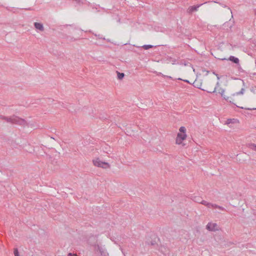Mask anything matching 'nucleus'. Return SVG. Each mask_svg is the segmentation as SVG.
<instances>
[{
	"mask_svg": "<svg viewBox=\"0 0 256 256\" xmlns=\"http://www.w3.org/2000/svg\"><path fill=\"white\" fill-rule=\"evenodd\" d=\"M193 84L195 87L200 88L203 90H206L208 92H218L225 100L236 106V102L240 100L239 96L242 95L244 92V89L242 88L238 92H230L228 94H225L224 90L218 87H215L213 91L208 90L202 88V84L200 82V80L198 79H196Z\"/></svg>",
	"mask_w": 256,
	"mask_h": 256,
	"instance_id": "nucleus-1",
	"label": "nucleus"
},
{
	"mask_svg": "<svg viewBox=\"0 0 256 256\" xmlns=\"http://www.w3.org/2000/svg\"><path fill=\"white\" fill-rule=\"evenodd\" d=\"M187 138L186 134V128L184 126H181L179 129V132L177 134L176 140V143L178 145L184 146L185 144L182 142V141L185 140Z\"/></svg>",
	"mask_w": 256,
	"mask_h": 256,
	"instance_id": "nucleus-2",
	"label": "nucleus"
},
{
	"mask_svg": "<svg viewBox=\"0 0 256 256\" xmlns=\"http://www.w3.org/2000/svg\"><path fill=\"white\" fill-rule=\"evenodd\" d=\"M0 119L6 120V122L12 124H18L22 126H25L26 122L22 118H20L16 116H13L10 118H6L3 116H0Z\"/></svg>",
	"mask_w": 256,
	"mask_h": 256,
	"instance_id": "nucleus-3",
	"label": "nucleus"
},
{
	"mask_svg": "<svg viewBox=\"0 0 256 256\" xmlns=\"http://www.w3.org/2000/svg\"><path fill=\"white\" fill-rule=\"evenodd\" d=\"M93 164L98 168H101L104 169L109 168L110 165L109 163L105 162L102 161L99 158H95L92 160Z\"/></svg>",
	"mask_w": 256,
	"mask_h": 256,
	"instance_id": "nucleus-4",
	"label": "nucleus"
},
{
	"mask_svg": "<svg viewBox=\"0 0 256 256\" xmlns=\"http://www.w3.org/2000/svg\"><path fill=\"white\" fill-rule=\"evenodd\" d=\"M94 249L96 251L98 252L101 256H108V254L106 252L105 248L98 244H95L94 246Z\"/></svg>",
	"mask_w": 256,
	"mask_h": 256,
	"instance_id": "nucleus-5",
	"label": "nucleus"
},
{
	"mask_svg": "<svg viewBox=\"0 0 256 256\" xmlns=\"http://www.w3.org/2000/svg\"><path fill=\"white\" fill-rule=\"evenodd\" d=\"M206 228L211 232H216L219 230V227L216 223L210 222L206 226Z\"/></svg>",
	"mask_w": 256,
	"mask_h": 256,
	"instance_id": "nucleus-6",
	"label": "nucleus"
},
{
	"mask_svg": "<svg viewBox=\"0 0 256 256\" xmlns=\"http://www.w3.org/2000/svg\"><path fill=\"white\" fill-rule=\"evenodd\" d=\"M202 4H200L197 6H191L188 8V12L189 14H192L194 12H196L198 10V8L202 6Z\"/></svg>",
	"mask_w": 256,
	"mask_h": 256,
	"instance_id": "nucleus-7",
	"label": "nucleus"
},
{
	"mask_svg": "<svg viewBox=\"0 0 256 256\" xmlns=\"http://www.w3.org/2000/svg\"><path fill=\"white\" fill-rule=\"evenodd\" d=\"M220 59L222 60H230L236 64H238L240 62L239 59L238 58H236L234 56H230L228 58V59H226L225 58H220Z\"/></svg>",
	"mask_w": 256,
	"mask_h": 256,
	"instance_id": "nucleus-8",
	"label": "nucleus"
},
{
	"mask_svg": "<svg viewBox=\"0 0 256 256\" xmlns=\"http://www.w3.org/2000/svg\"><path fill=\"white\" fill-rule=\"evenodd\" d=\"M34 26L36 29L41 32L44 30V27L42 23L36 22L34 23Z\"/></svg>",
	"mask_w": 256,
	"mask_h": 256,
	"instance_id": "nucleus-9",
	"label": "nucleus"
},
{
	"mask_svg": "<svg viewBox=\"0 0 256 256\" xmlns=\"http://www.w3.org/2000/svg\"><path fill=\"white\" fill-rule=\"evenodd\" d=\"M246 146L250 150L256 151V144H246Z\"/></svg>",
	"mask_w": 256,
	"mask_h": 256,
	"instance_id": "nucleus-10",
	"label": "nucleus"
},
{
	"mask_svg": "<svg viewBox=\"0 0 256 256\" xmlns=\"http://www.w3.org/2000/svg\"><path fill=\"white\" fill-rule=\"evenodd\" d=\"M214 208H217L221 211H226V210L222 206L214 204Z\"/></svg>",
	"mask_w": 256,
	"mask_h": 256,
	"instance_id": "nucleus-11",
	"label": "nucleus"
},
{
	"mask_svg": "<svg viewBox=\"0 0 256 256\" xmlns=\"http://www.w3.org/2000/svg\"><path fill=\"white\" fill-rule=\"evenodd\" d=\"M116 73H117L118 79L121 80L124 78V73L120 72L118 71L116 72Z\"/></svg>",
	"mask_w": 256,
	"mask_h": 256,
	"instance_id": "nucleus-12",
	"label": "nucleus"
},
{
	"mask_svg": "<svg viewBox=\"0 0 256 256\" xmlns=\"http://www.w3.org/2000/svg\"><path fill=\"white\" fill-rule=\"evenodd\" d=\"M168 60V63L171 62L172 64H174L176 62V60L174 58H170L167 59Z\"/></svg>",
	"mask_w": 256,
	"mask_h": 256,
	"instance_id": "nucleus-13",
	"label": "nucleus"
},
{
	"mask_svg": "<svg viewBox=\"0 0 256 256\" xmlns=\"http://www.w3.org/2000/svg\"><path fill=\"white\" fill-rule=\"evenodd\" d=\"M154 46L152 45H150V44H146V45H144L142 46V48L146 50H147L149 48H152Z\"/></svg>",
	"mask_w": 256,
	"mask_h": 256,
	"instance_id": "nucleus-14",
	"label": "nucleus"
},
{
	"mask_svg": "<svg viewBox=\"0 0 256 256\" xmlns=\"http://www.w3.org/2000/svg\"><path fill=\"white\" fill-rule=\"evenodd\" d=\"M201 204L207 206L208 205V202L206 201V200H202L200 202H199Z\"/></svg>",
	"mask_w": 256,
	"mask_h": 256,
	"instance_id": "nucleus-15",
	"label": "nucleus"
},
{
	"mask_svg": "<svg viewBox=\"0 0 256 256\" xmlns=\"http://www.w3.org/2000/svg\"><path fill=\"white\" fill-rule=\"evenodd\" d=\"M214 204H212V203L209 202L206 207L208 208H214Z\"/></svg>",
	"mask_w": 256,
	"mask_h": 256,
	"instance_id": "nucleus-16",
	"label": "nucleus"
},
{
	"mask_svg": "<svg viewBox=\"0 0 256 256\" xmlns=\"http://www.w3.org/2000/svg\"><path fill=\"white\" fill-rule=\"evenodd\" d=\"M14 254L15 256H19L17 248H15L14 250Z\"/></svg>",
	"mask_w": 256,
	"mask_h": 256,
	"instance_id": "nucleus-17",
	"label": "nucleus"
},
{
	"mask_svg": "<svg viewBox=\"0 0 256 256\" xmlns=\"http://www.w3.org/2000/svg\"><path fill=\"white\" fill-rule=\"evenodd\" d=\"M178 80H184V82H186L188 83H190V82L188 80H182V79L180 78H178Z\"/></svg>",
	"mask_w": 256,
	"mask_h": 256,
	"instance_id": "nucleus-18",
	"label": "nucleus"
},
{
	"mask_svg": "<svg viewBox=\"0 0 256 256\" xmlns=\"http://www.w3.org/2000/svg\"><path fill=\"white\" fill-rule=\"evenodd\" d=\"M68 256H78L76 255V254H72V253H69L68 254Z\"/></svg>",
	"mask_w": 256,
	"mask_h": 256,
	"instance_id": "nucleus-19",
	"label": "nucleus"
},
{
	"mask_svg": "<svg viewBox=\"0 0 256 256\" xmlns=\"http://www.w3.org/2000/svg\"><path fill=\"white\" fill-rule=\"evenodd\" d=\"M189 68L190 70L192 69L194 72V69L192 67L190 66H189Z\"/></svg>",
	"mask_w": 256,
	"mask_h": 256,
	"instance_id": "nucleus-20",
	"label": "nucleus"
},
{
	"mask_svg": "<svg viewBox=\"0 0 256 256\" xmlns=\"http://www.w3.org/2000/svg\"><path fill=\"white\" fill-rule=\"evenodd\" d=\"M75 0V1H76V2H80V1L81 0Z\"/></svg>",
	"mask_w": 256,
	"mask_h": 256,
	"instance_id": "nucleus-21",
	"label": "nucleus"
},
{
	"mask_svg": "<svg viewBox=\"0 0 256 256\" xmlns=\"http://www.w3.org/2000/svg\"><path fill=\"white\" fill-rule=\"evenodd\" d=\"M248 110H256V108H248Z\"/></svg>",
	"mask_w": 256,
	"mask_h": 256,
	"instance_id": "nucleus-22",
	"label": "nucleus"
},
{
	"mask_svg": "<svg viewBox=\"0 0 256 256\" xmlns=\"http://www.w3.org/2000/svg\"><path fill=\"white\" fill-rule=\"evenodd\" d=\"M108 256H109V255Z\"/></svg>",
	"mask_w": 256,
	"mask_h": 256,
	"instance_id": "nucleus-23",
	"label": "nucleus"
}]
</instances>
